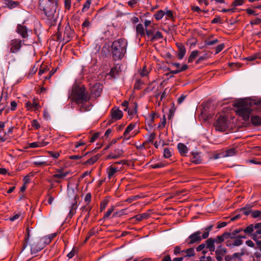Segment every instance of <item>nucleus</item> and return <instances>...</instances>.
<instances>
[{
    "instance_id": "24",
    "label": "nucleus",
    "mask_w": 261,
    "mask_h": 261,
    "mask_svg": "<svg viewBox=\"0 0 261 261\" xmlns=\"http://www.w3.org/2000/svg\"><path fill=\"white\" fill-rule=\"evenodd\" d=\"M47 144L48 143L46 142H36L30 143L29 146L31 148L42 147L47 145Z\"/></svg>"
},
{
    "instance_id": "45",
    "label": "nucleus",
    "mask_w": 261,
    "mask_h": 261,
    "mask_svg": "<svg viewBox=\"0 0 261 261\" xmlns=\"http://www.w3.org/2000/svg\"><path fill=\"white\" fill-rule=\"evenodd\" d=\"M71 0H64V7L65 9L69 10L71 7Z\"/></svg>"
},
{
    "instance_id": "38",
    "label": "nucleus",
    "mask_w": 261,
    "mask_h": 261,
    "mask_svg": "<svg viewBox=\"0 0 261 261\" xmlns=\"http://www.w3.org/2000/svg\"><path fill=\"white\" fill-rule=\"evenodd\" d=\"M114 210V206H112L107 212L106 214L104 215L103 219H107L108 218V217L110 216V215L112 214V213Z\"/></svg>"
},
{
    "instance_id": "29",
    "label": "nucleus",
    "mask_w": 261,
    "mask_h": 261,
    "mask_svg": "<svg viewBox=\"0 0 261 261\" xmlns=\"http://www.w3.org/2000/svg\"><path fill=\"white\" fill-rule=\"evenodd\" d=\"M244 254L245 251L243 249H242L240 252L234 253L232 255V256L234 260H236V259L240 260L242 256L244 255Z\"/></svg>"
},
{
    "instance_id": "61",
    "label": "nucleus",
    "mask_w": 261,
    "mask_h": 261,
    "mask_svg": "<svg viewBox=\"0 0 261 261\" xmlns=\"http://www.w3.org/2000/svg\"><path fill=\"white\" fill-rule=\"evenodd\" d=\"M17 107V103L15 101H13L11 102V109L12 110H15L16 108Z\"/></svg>"
},
{
    "instance_id": "48",
    "label": "nucleus",
    "mask_w": 261,
    "mask_h": 261,
    "mask_svg": "<svg viewBox=\"0 0 261 261\" xmlns=\"http://www.w3.org/2000/svg\"><path fill=\"white\" fill-rule=\"evenodd\" d=\"M32 126L35 129H38L40 127V125L36 120H33L32 121Z\"/></svg>"
},
{
    "instance_id": "32",
    "label": "nucleus",
    "mask_w": 261,
    "mask_h": 261,
    "mask_svg": "<svg viewBox=\"0 0 261 261\" xmlns=\"http://www.w3.org/2000/svg\"><path fill=\"white\" fill-rule=\"evenodd\" d=\"M184 249H182L180 246H176L174 248L173 252L175 255L184 253Z\"/></svg>"
},
{
    "instance_id": "52",
    "label": "nucleus",
    "mask_w": 261,
    "mask_h": 261,
    "mask_svg": "<svg viewBox=\"0 0 261 261\" xmlns=\"http://www.w3.org/2000/svg\"><path fill=\"white\" fill-rule=\"evenodd\" d=\"M224 47V45L223 44H220L217 46L216 53L218 54L220 52Z\"/></svg>"
},
{
    "instance_id": "39",
    "label": "nucleus",
    "mask_w": 261,
    "mask_h": 261,
    "mask_svg": "<svg viewBox=\"0 0 261 261\" xmlns=\"http://www.w3.org/2000/svg\"><path fill=\"white\" fill-rule=\"evenodd\" d=\"M251 216L253 218H261V211L257 210L252 212Z\"/></svg>"
},
{
    "instance_id": "43",
    "label": "nucleus",
    "mask_w": 261,
    "mask_h": 261,
    "mask_svg": "<svg viewBox=\"0 0 261 261\" xmlns=\"http://www.w3.org/2000/svg\"><path fill=\"white\" fill-rule=\"evenodd\" d=\"M77 253V251L75 248H73L72 250L67 254V256L69 258H72L75 254Z\"/></svg>"
},
{
    "instance_id": "50",
    "label": "nucleus",
    "mask_w": 261,
    "mask_h": 261,
    "mask_svg": "<svg viewBox=\"0 0 261 261\" xmlns=\"http://www.w3.org/2000/svg\"><path fill=\"white\" fill-rule=\"evenodd\" d=\"M48 153L51 156L55 159H57L60 155L59 153L57 152L48 151Z\"/></svg>"
},
{
    "instance_id": "12",
    "label": "nucleus",
    "mask_w": 261,
    "mask_h": 261,
    "mask_svg": "<svg viewBox=\"0 0 261 261\" xmlns=\"http://www.w3.org/2000/svg\"><path fill=\"white\" fill-rule=\"evenodd\" d=\"M227 253V249L222 246H218L215 250L216 258L218 261H222L223 256Z\"/></svg>"
},
{
    "instance_id": "60",
    "label": "nucleus",
    "mask_w": 261,
    "mask_h": 261,
    "mask_svg": "<svg viewBox=\"0 0 261 261\" xmlns=\"http://www.w3.org/2000/svg\"><path fill=\"white\" fill-rule=\"evenodd\" d=\"M154 31L153 30H146V34L148 36L151 37V38L153 36Z\"/></svg>"
},
{
    "instance_id": "28",
    "label": "nucleus",
    "mask_w": 261,
    "mask_h": 261,
    "mask_svg": "<svg viewBox=\"0 0 261 261\" xmlns=\"http://www.w3.org/2000/svg\"><path fill=\"white\" fill-rule=\"evenodd\" d=\"M198 54L199 51L198 50H193L192 51L188 58V62H192L193 60L198 56Z\"/></svg>"
},
{
    "instance_id": "22",
    "label": "nucleus",
    "mask_w": 261,
    "mask_h": 261,
    "mask_svg": "<svg viewBox=\"0 0 261 261\" xmlns=\"http://www.w3.org/2000/svg\"><path fill=\"white\" fill-rule=\"evenodd\" d=\"M192 158H191L192 162L198 164L201 163V155L198 153H193L192 154Z\"/></svg>"
},
{
    "instance_id": "55",
    "label": "nucleus",
    "mask_w": 261,
    "mask_h": 261,
    "mask_svg": "<svg viewBox=\"0 0 261 261\" xmlns=\"http://www.w3.org/2000/svg\"><path fill=\"white\" fill-rule=\"evenodd\" d=\"M205 248V244H201L197 246L196 248L197 251H201L203 250Z\"/></svg>"
},
{
    "instance_id": "59",
    "label": "nucleus",
    "mask_w": 261,
    "mask_h": 261,
    "mask_svg": "<svg viewBox=\"0 0 261 261\" xmlns=\"http://www.w3.org/2000/svg\"><path fill=\"white\" fill-rule=\"evenodd\" d=\"M246 11H247V13L250 15H256V14L254 10L248 9L246 10Z\"/></svg>"
},
{
    "instance_id": "16",
    "label": "nucleus",
    "mask_w": 261,
    "mask_h": 261,
    "mask_svg": "<svg viewBox=\"0 0 261 261\" xmlns=\"http://www.w3.org/2000/svg\"><path fill=\"white\" fill-rule=\"evenodd\" d=\"M217 242V240L210 238L205 241V247L208 249L211 252H214L215 250V242Z\"/></svg>"
},
{
    "instance_id": "4",
    "label": "nucleus",
    "mask_w": 261,
    "mask_h": 261,
    "mask_svg": "<svg viewBox=\"0 0 261 261\" xmlns=\"http://www.w3.org/2000/svg\"><path fill=\"white\" fill-rule=\"evenodd\" d=\"M252 102L248 99L240 100L235 103V106L238 107L236 110L237 115L241 117L243 120H248L249 118L250 113L253 109Z\"/></svg>"
},
{
    "instance_id": "10",
    "label": "nucleus",
    "mask_w": 261,
    "mask_h": 261,
    "mask_svg": "<svg viewBox=\"0 0 261 261\" xmlns=\"http://www.w3.org/2000/svg\"><path fill=\"white\" fill-rule=\"evenodd\" d=\"M51 162L45 156H38L33 161V164L36 166H46L50 165Z\"/></svg>"
},
{
    "instance_id": "5",
    "label": "nucleus",
    "mask_w": 261,
    "mask_h": 261,
    "mask_svg": "<svg viewBox=\"0 0 261 261\" xmlns=\"http://www.w3.org/2000/svg\"><path fill=\"white\" fill-rule=\"evenodd\" d=\"M28 240H27V243H28ZM41 242L40 240H37L36 241H33L30 243V246H28L27 243L24 245L23 249L21 251V254L23 256H29V251L32 255H35L37 252L42 250L43 248V246L40 244Z\"/></svg>"
},
{
    "instance_id": "7",
    "label": "nucleus",
    "mask_w": 261,
    "mask_h": 261,
    "mask_svg": "<svg viewBox=\"0 0 261 261\" xmlns=\"http://www.w3.org/2000/svg\"><path fill=\"white\" fill-rule=\"evenodd\" d=\"M120 163V162H115L107 168V174L109 179H114L120 172V169L116 166V164Z\"/></svg>"
},
{
    "instance_id": "35",
    "label": "nucleus",
    "mask_w": 261,
    "mask_h": 261,
    "mask_svg": "<svg viewBox=\"0 0 261 261\" xmlns=\"http://www.w3.org/2000/svg\"><path fill=\"white\" fill-rule=\"evenodd\" d=\"M254 225L250 224L244 230V231L246 233H251L254 231Z\"/></svg>"
},
{
    "instance_id": "47",
    "label": "nucleus",
    "mask_w": 261,
    "mask_h": 261,
    "mask_svg": "<svg viewBox=\"0 0 261 261\" xmlns=\"http://www.w3.org/2000/svg\"><path fill=\"white\" fill-rule=\"evenodd\" d=\"M97 158L96 156H93L90 158V159L88 160L86 162V163L90 165H92L94 164L96 161H97Z\"/></svg>"
},
{
    "instance_id": "44",
    "label": "nucleus",
    "mask_w": 261,
    "mask_h": 261,
    "mask_svg": "<svg viewBox=\"0 0 261 261\" xmlns=\"http://www.w3.org/2000/svg\"><path fill=\"white\" fill-rule=\"evenodd\" d=\"M261 22V19L259 18H255L252 20H251L250 21V23L252 24V25H256V24H258L260 23Z\"/></svg>"
},
{
    "instance_id": "62",
    "label": "nucleus",
    "mask_w": 261,
    "mask_h": 261,
    "mask_svg": "<svg viewBox=\"0 0 261 261\" xmlns=\"http://www.w3.org/2000/svg\"><path fill=\"white\" fill-rule=\"evenodd\" d=\"M246 244L251 247H253L254 246V244L253 242L251 240H248L246 242Z\"/></svg>"
},
{
    "instance_id": "34",
    "label": "nucleus",
    "mask_w": 261,
    "mask_h": 261,
    "mask_svg": "<svg viewBox=\"0 0 261 261\" xmlns=\"http://www.w3.org/2000/svg\"><path fill=\"white\" fill-rule=\"evenodd\" d=\"M148 217V215L146 213H143L140 215H137L135 216L136 220L138 221H142L144 219H147Z\"/></svg>"
},
{
    "instance_id": "36",
    "label": "nucleus",
    "mask_w": 261,
    "mask_h": 261,
    "mask_svg": "<svg viewBox=\"0 0 261 261\" xmlns=\"http://www.w3.org/2000/svg\"><path fill=\"white\" fill-rule=\"evenodd\" d=\"M171 151L170 149L166 148L164 150V156L166 158H169L171 156Z\"/></svg>"
},
{
    "instance_id": "27",
    "label": "nucleus",
    "mask_w": 261,
    "mask_h": 261,
    "mask_svg": "<svg viewBox=\"0 0 261 261\" xmlns=\"http://www.w3.org/2000/svg\"><path fill=\"white\" fill-rule=\"evenodd\" d=\"M136 105L134 104L132 106L129 107V108L127 109L128 114L129 116L132 117L133 115H134L136 112Z\"/></svg>"
},
{
    "instance_id": "58",
    "label": "nucleus",
    "mask_w": 261,
    "mask_h": 261,
    "mask_svg": "<svg viewBox=\"0 0 261 261\" xmlns=\"http://www.w3.org/2000/svg\"><path fill=\"white\" fill-rule=\"evenodd\" d=\"M218 41L217 39H215L214 40L207 41L206 44H207V45H214V44L217 43Z\"/></svg>"
},
{
    "instance_id": "33",
    "label": "nucleus",
    "mask_w": 261,
    "mask_h": 261,
    "mask_svg": "<svg viewBox=\"0 0 261 261\" xmlns=\"http://www.w3.org/2000/svg\"><path fill=\"white\" fill-rule=\"evenodd\" d=\"M165 14V13L163 11H159L154 14V17L156 20L161 19L164 16Z\"/></svg>"
},
{
    "instance_id": "25",
    "label": "nucleus",
    "mask_w": 261,
    "mask_h": 261,
    "mask_svg": "<svg viewBox=\"0 0 261 261\" xmlns=\"http://www.w3.org/2000/svg\"><path fill=\"white\" fill-rule=\"evenodd\" d=\"M251 122L255 125H261V118L258 116H253L251 118Z\"/></svg>"
},
{
    "instance_id": "40",
    "label": "nucleus",
    "mask_w": 261,
    "mask_h": 261,
    "mask_svg": "<svg viewBox=\"0 0 261 261\" xmlns=\"http://www.w3.org/2000/svg\"><path fill=\"white\" fill-rule=\"evenodd\" d=\"M162 38H163V36H162V33L158 31L152 36V37L151 38V40H157V39H161Z\"/></svg>"
},
{
    "instance_id": "15",
    "label": "nucleus",
    "mask_w": 261,
    "mask_h": 261,
    "mask_svg": "<svg viewBox=\"0 0 261 261\" xmlns=\"http://www.w3.org/2000/svg\"><path fill=\"white\" fill-rule=\"evenodd\" d=\"M111 116L115 120L120 119L123 116L122 112L118 108H113L111 111Z\"/></svg>"
},
{
    "instance_id": "63",
    "label": "nucleus",
    "mask_w": 261,
    "mask_h": 261,
    "mask_svg": "<svg viewBox=\"0 0 261 261\" xmlns=\"http://www.w3.org/2000/svg\"><path fill=\"white\" fill-rule=\"evenodd\" d=\"M225 261H233L234 260L232 255H226L225 257Z\"/></svg>"
},
{
    "instance_id": "53",
    "label": "nucleus",
    "mask_w": 261,
    "mask_h": 261,
    "mask_svg": "<svg viewBox=\"0 0 261 261\" xmlns=\"http://www.w3.org/2000/svg\"><path fill=\"white\" fill-rule=\"evenodd\" d=\"M108 204V201L107 200H103L101 202L100 204V210L102 211L107 206Z\"/></svg>"
},
{
    "instance_id": "14",
    "label": "nucleus",
    "mask_w": 261,
    "mask_h": 261,
    "mask_svg": "<svg viewBox=\"0 0 261 261\" xmlns=\"http://www.w3.org/2000/svg\"><path fill=\"white\" fill-rule=\"evenodd\" d=\"M16 32L23 38H26L28 37V29L26 27L21 24H18L17 27Z\"/></svg>"
},
{
    "instance_id": "46",
    "label": "nucleus",
    "mask_w": 261,
    "mask_h": 261,
    "mask_svg": "<svg viewBox=\"0 0 261 261\" xmlns=\"http://www.w3.org/2000/svg\"><path fill=\"white\" fill-rule=\"evenodd\" d=\"M164 166V164L162 163H158L154 164H152L150 166V167L152 168L155 169V168H160L163 167Z\"/></svg>"
},
{
    "instance_id": "56",
    "label": "nucleus",
    "mask_w": 261,
    "mask_h": 261,
    "mask_svg": "<svg viewBox=\"0 0 261 261\" xmlns=\"http://www.w3.org/2000/svg\"><path fill=\"white\" fill-rule=\"evenodd\" d=\"M25 107L29 110H33V103H32L31 102H28L25 104Z\"/></svg>"
},
{
    "instance_id": "9",
    "label": "nucleus",
    "mask_w": 261,
    "mask_h": 261,
    "mask_svg": "<svg viewBox=\"0 0 261 261\" xmlns=\"http://www.w3.org/2000/svg\"><path fill=\"white\" fill-rule=\"evenodd\" d=\"M136 126V124L130 123L126 127L123 133L124 137L126 140H128L131 137H134L138 133L137 131H132Z\"/></svg>"
},
{
    "instance_id": "64",
    "label": "nucleus",
    "mask_w": 261,
    "mask_h": 261,
    "mask_svg": "<svg viewBox=\"0 0 261 261\" xmlns=\"http://www.w3.org/2000/svg\"><path fill=\"white\" fill-rule=\"evenodd\" d=\"M162 261H172L171 257L169 255L165 256L163 259Z\"/></svg>"
},
{
    "instance_id": "2",
    "label": "nucleus",
    "mask_w": 261,
    "mask_h": 261,
    "mask_svg": "<svg viewBox=\"0 0 261 261\" xmlns=\"http://www.w3.org/2000/svg\"><path fill=\"white\" fill-rule=\"evenodd\" d=\"M57 0H40V7L50 21L51 25L56 23L57 17L55 15L57 9Z\"/></svg>"
},
{
    "instance_id": "30",
    "label": "nucleus",
    "mask_w": 261,
    "mask_h": 261,
    "mask_svg": "<svg viewBox=\"0 0 261 261\" xmlns=\"http://www.w3.org/2000/svg\"><path fill=\"white\" fill-rule=\"evenodd\" d=\"M136 31L138 34H139L141 36L145 35V30L143 24H138L136 27Z\"/></svg>"
},
{
    "instance_id": "8",
    "label": "nucleus",
    "mask_w": 261,
    "mask_h": 261,
    "mask_svg": "<svg viewBox=\"0 0 261 261\" xmlns=\"http://www.w3.org/2000/svg\"><path fill=\"white\" fill-rule=\"evenodd\" d=\"M227 126L226 118L223 116L219 117L215 124L216 129L220 132H224L227 128Z\"/></svg>"
},
{
    "instance_id": "6",
    "label": "nucleus",
    "mask_w": 261,
    "mask_h": 261,
    "mask_svg": "<svg viewBox=\"0 0 261 261\" xmlns=\"http://www.w3.org/2000/svg\"><path fill=\"white\" fill-rule=\"evenodd\" d=\"M24 44V42L20 39H14L11 40L9 43L10 53L12 54L17 53Z\"/></svg>"
},
{
    "instance_id": "54",
    "label": "nucleus",
    "mask_w": 261,
    "mask_h": 261,
    "mask_svg": "<svg viewBox=\"0 0 261 261\" xmlns=\"http://www.w3.org/2000/svg\"><path fill=\"white\" fill-rule=\"evenodd\" d=\"M99 134L98 133H96L93 135V136L90 139V142L93 143L99 137Z\"/></svg>"
},
{
    "instance_id": "1",
    "label": "nucleus",
    "mask_w": 261,
    "mask_h": 261,
    "mask_svg": "<svg viewBox=\"0 0 261 261\" xmlns=\"http://www.w3.org/2000/svg\"><path fill=\"white\" fill-rule=\"evenodd\" d=\"M85 87L83 86H75L72 90L71 97L73 100L76 102L83 111L90 110V105H87L90 99L89 96L86 94Z\"/></svg>"
},
{
    "instance_id": "26",
    "label": "nucleus",
    "mask_w": 261,
    "mask_h": 261,
    "mask_svg": "<svg viewBox=\"0 0 261 261\" xmlns=\"http://www.w3.org/2000/svg\"><path fill=\"white\" fill-rule=\"evenodd\" d=\"M68 172H63L61 170H58L57 173L53 175L55 178H63L68 174Z\"/></svg>"
},
{
    "instance_id": "49",
    "label": "nucleus",
    "mask_w": 261,
    "mask_h": 261,
    "mask_svg": "<svg viewBox=\"0 0 261 261\" xmlns=\"http://www.w3.org/2000/svg\"><path fill=\"white\" fill-rule=\"evenodd\" d=\"M244 3V0H236L233 3V5L234 7L242 5Z\"/></svg>"
},
{
    "instance_id": "19",
    "label": "nucleus",
    "mask_w": 261,
    "mask_h": 261,
    "mask_svg": "<svg viewBox=\"0 0 261 261\" xmlns=\"http://www.w3.org/2000/svg\"><path fill=\"white\" fill-rule=\"evenodd\" d=\"M123 151L119 149H116L113 152H111L108 156L109 159H117L122 154Z\"/></svg>"
},
{
    "instance_id": "51",
    "label": "nucleus",
    "mask_w": 261,
    "mask_h": 261,
    "mask_svg": "<svg viewBox=\"0 0 261 261\" xmlns=\"http://www.w3.org/2000/svg\"><path fill=\"white\" fill-rule=\"evenodd\" d=\"M39 240L41 243L43 242L45 244H49L51 242L50 239L48 237V236H46Z\"/></svg>"
},
{
    "instance_id": "57",
    "label": "nucleus",
    "mask_w": 261,
    "mask_h": 261,
    "mask_svg": "<svg viewBox=\"0 0 261 261\" xmlns=\"http://www.w3.org/2000/svg\"><path fill=\"white\" fill-rule=\"evenodd\" d=\"M140 0H130L128 2V4L130 6H133L136 4Z\"/></svg>"
},
{
    "instance_id": "21",
    "label": "nucleus",
    "mask_w": 261,
    "mask_h": 261,
    "mask_svg": "<svg viewBox=\"0 0 261 261\" xmlns=\"http://www.w3.org/2000/svg\"><path fill=\"white\" fill-rule=\"evenodd\" d=\"M4 4L9 8L13 9L16 7L18 5L19 2L13 1L12 0H5Z\"/></svg>"
},
{
    "instance_id": "31",
    "label": "nucleus",
    "mask_w": 261,
    "mask_h": 261,
    "mask_svg": "<svg viewBox=\"0 0 261 261\" xmlns=\"http://www.w3.org/2000/svg\"><path fill=\"white\" fill-rule=\"evenodd\" d=\"M243 241L240 239H236L232 244H227V246L229 247L231 246H239L242 244Z\"/></svg>"
},
{
    "instance_id": "23",
    "label": "nucleus",
    "mask_w": 261,
    "mask_h": 261,
    "mask_svg": "<svg viewBox=\"0 0 261 261\" xmlns=\"http://www.w3.org/2000/svg\"><path fill=\"white\" fill-rule=\"evenodd\" d=\"M185 255H184V258L190 257L195 255V250L193 248H188L184 250Z\"/></svg>"
},
{
    "instance_id": "41",
    "label": "nucleus",
    "mask_w": 261,
    "mask_h": 261,
    "mask_svg": "<svg viewBox=\"0 0 261 261\" xmlns=\"http://www.w3.org/2000/svg\"><path fill=\"white\" fill-rule=\"evenodd\" d=\"M90 4H91V0H87L84 4L83 8L82 9V11L83 12L86 11L90 8Z\"/></svg>"
},
{
    "instance_id": "20",
    "label": "nucleus",
    "mask_w": 261,
    "mask_h": 261,
    "mask_svg": "<svg viewBox=\"0 0 261 261\" xmlns=\"http://www.w3.org/2000/svg\"><path fill=\"white\" fill-rule=\"evenodd\" d=\"M177 148L179 153L182 155H185L188 151L187 147L183 143L178 144Z\"/></svg>"
},
{
    "instance_id": "17",
    "label": "nucleus",
    "mask_w": 261,
    "mask_h": 261,
    "mask_svg": "<svg viewBox=\"0 0 261 261\" xmlns=\"http://www.w3.org/2000/svg\"><path fill=\"white\" fill-rule=\"evenodd\" d=\"M255 229H256V231L252 234V238L256 241L257 239H258L259 237L258 235H261V223H256L254 225Z\"/></svg>"
},
{
    "instance_id": "37",
    "label": "nucleus",
    "mask_w": 261,
    "mask_h": 261,
    "mask_svg": "<svg viewBox=\"0 0 261 261\" xmlns=\"http://www.w3.org/2000/svg\"><path fill=\"white\" fill-rule=\"evenodd\" d=\"M236 154V150L234 148H231L226 151L224 156H231Z\"/></svg>"
},
{
    "instance_id": "13",
    "label": "nucleus",
    "mask_w": 261,
    "mask_h": 261,
    "mask_svg": "<svg viewBox=\"0 0 261 261\" xmlns=\"http://www.w3.org/2000/svg\"><path fill=\"white\" fill-rule=\"evenodd\" d=\"M188 240H189L188 243L189 244H193L200 242L202 240L200 231H198L191 234L189 237Z\"/></svg>"
},
{
    "instance_id": "11",
    "label": "nucleus",
    "mask_w": 261,
    "mask_h": 261,
    "mask_svg": "<svg viewBox=\"0 0 261 261\" xmlns=\"http://www.w3.org/2000/svg\"><path fill=\"white\" fill-rule=\"evenodd\" d=\"M90 92L94 97H96L100 96L102 90V85L100 83H96L90 86Z\"/></svg>"
},
{
    "instance_id": "42",
    "label": "nucleus",
    "mask_w": 261,
    "mask_h": 261,
    "mask_svg": "<svg viewBox=\"0 0 261 261\" xmlns=\"http://www.w3.org/2000/svg\"><path fill=\"white\" fill-rule=\"evenodd\" d=\"M149 70L146 69V66L143 67V69L140 72V74L142 76H147Z\"/></svg>"
},
{
    "instance_id": "18",
    "label": "nucleus",
    "mask_w": 261,
    "mask_h": 261,
    "mask_svg": "<svg viewBox=\"0 0 261 261\" xmlns=\"http://www.w3.org/2000/svg\"><path fill=\"white\" fill-rule=\"evenodd\" d=\"M178 46V54L177 57L179 59H182L185 56L186 52V48L182 44H179Z\"/></svg>"
},
{
    "instance_id": "3",
    "label": "nucleus",
    "mask_w": 261,
    "mask_h": 261,
    "mask_svg": "<svg viewBox=\"0 0 261 261\" xmlns=\"http://www.w3.org/2000/svg\"><path fill=\"white\" fill-rule=\"evenodd\" d=\"M127 42L125 39H119L114 41L112 44V53L115 60L121 59L126 51Z\"/></svg>"
}]
</instances>
